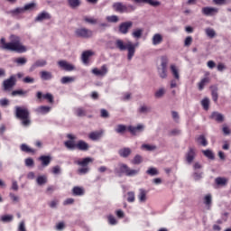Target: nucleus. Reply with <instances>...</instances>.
I'll return each mask as SVG.
<instances>
[{
	"label": "nucleus",
	"instance_id": "obj_1",
	"mask_svg": "<svg viewBox=\"0 0 231 231\" xmlns=\"http://www.w3.org/2000/svg\"><path fill=\"white\" fill-rule=\"evenodd\" d=\"M0 48L7 51H16V53H25L26 51V47L21 43V38L15 35L10 36V42H6V40L2 38L0 40Z\"/></svg>",
	"mask_w": 231,
	"mask_h": 231
},
{
	"label": "nucleus",
	"instance_id": "obj_63",
	"mask_svg": "<svg viewBox=\"0 0 231 231\" xmlns=\"http://www.w3.org/2000/svg\"><path fill=\"white\" fill-rule=\"evenodd\" d=\"M108 223L109 225H117L118 221L113 217V215H110L108 216Z\"/></svg>",
	"mask_w": 231,
	"mask_h": 231
},
{
	"label": "nucleus",
	"instance_id": "obj_12",
	"mask_svg": "<svg viewBox=\"0 0 231 231\" xmlns=\"http://www.w3.org/2000/svg\"><path fill=\"white\" fill-rule=\"evenodd\" d=\"M127 129L131 134L136 135L138 133H142L145 126L143 125H137V126L130 125Z\"/></svg>",
	"mask_w": 231,
	"mask_h": 231
},
{
	"label": "nucleus",
	"instance_id": "obj_52",
	"mask_svg": "<svg viewBox=\"0 0 231 231\" xmlns=\"http://www.w3.org/2000/svg\"><path fill=\"white\" fill-rule=\"evenodd\" d=\"M202 152L208 160H214V152H212V150H203Z\"/></svg>",
	"mask_w": 231,
	"mask_h": 231
},
{
	"label": "nucleus",
	"instance_id": "obj_54",
	"mask_svg": "<svg viewBox=\"0 0 231 231\" xmlns=\"http://www.w3.org/2000/svg\"><path fill=\"white\" fill-rule=\"evenodd\" d=\"M163 95H165V88H159L154 94L155 98H162Z\"/></svg>",
	"mask_w": 231,
	"mask_h": 231
},
{
	"label": "nucleus",
	"instance_id": "obj_37",
	"mask_svg": "<svg viewBox=\"0 0 231 231\" xmlns=\"http://www.w3.org/2000/svg\"><path fill=\"white\" fill-rule=\"evenodd\" d=\"M116 46L121 51H125V50H127V43H124L122 40H116Z\"/></svg>",
	"mask_w": 231,
	"mask_h": 231
},
{
	"label": "nucleus",
	"instance_id": "obj_24",
	"mask_svg": "<svg viewBox=\"0 0 231 231\" xmlns=\"http://www.w3.org/2000/svg\"><path fill=\"white\" fill-rule=\"evenodd\" d=\"M135 3H144L150 5L151 6H160L161 3L156 0H134Z\"/></svg>",
	"mask_w": 231,
	"mask_h": 231
},
{
	"label": "nucleus",
	"instance_id": "obj_9",
	"mask_svg": "<svg viewBox=\"0 0 231 231\" xmlns=\"http://www.w3.org/2000/svg\"><path fill=\"white\" fill-rule=\"evenodd\" d=\"M49 19H51V15L48 12L43 11L35 17L34 21L35 23H42V21H48Z\"/></svg>",
	"mask_w": 231,
	"mask_h": 231
},
{
	"label": "nucleus",
	"instance_id": "obj_57",
	"mask_svg": "<svg viewBox=\"0 0 231 231\" xmlns=\"http://www.w3.org/2000/svg\"><path fill=\"white\" fill-rule=\"evenodd\" d=\"M36 6H37V4L30 3L23 6V10H24V12H26L28 10H33V8H35Z\"/></svg>",
	"mask_w": 231,
	"mask_h": 231
},
{
	"label": "nucleus",
	"instance_id": "obj_62",
	"mask_svg": "<svg viewBox=\"0 0 231 231\" xmlns=\"http://www.w3.org/2000/svg\"><path fill=\"white\" fill-rule=\"evenodd\" d=\"M217 185H225L226 183V179L218 177L216 179Z\"/></svg>",
	"mask_w": 231,
	"mask_h": 231
},
{
	"label": "nucleus",
	"instance_id": "obj_49",
	"mask_svg": "<svg viewBox=\"0 0 231 231\" xmlns=\"http://www.w3.org/2000/svg\"><path fill=\"white\" fill-rule=\"evenodd\" d=\"M20 149L23 152H35V150L30 148V146H28V144L25 143H23Z\"/></svg>",
	"mask_w": 231,
	"mask_h": 231
},
{
	"label": "nucleus",
	"instance_id": "obj_60",
	"mask_svg": "<svg viewBox=\"0 0 231 231\" xmlns=\"http://www.w3.org/2000/svg\"><path fill=\"white\" fill-rule=\"evenodd\" d=\"M43 98H45V100H49L50 104H53V95L51 93L44 94Z\"/></svg>",
	"mask_w": 231,
	"mask_h": 231
},
{
	"label": "nucleus",
	"instance_id": "obj_32",
	"mask_svg": "<svg viewBox=\"0 0 231 231\" xmlns=\"http://www.w3.org/2000/svg\"><path fill=\"white\" fill-rule=\"evenodd\" d=\"M103 132H92L89 134L88 138L93 141L100 140Z\"/></svg>",
	"mask_w": 231,
	"mask_h": 231
},
{
	"label": "nucleus",
	"instance_id": "obj_13",
	"mask_svg": "<svg viewBox=\"0 0 231 231\" xmlns=\"http://www.w3.org/2000/svg\"><path fill=\"white\" fill-rule=\"evenodd\" d=\"M112 7L115 12H118L119 14H125V5H124L122 2L114 3Z\"/></svg>",
	"mask_w": 231,
	"mask_h": 231
},
{
	"label": "nucleus",
	"instance_id": "obj_19",
	"mask_svg": "<svg viewBox=\"0 0 231 231\" xmlns=\"http://www.w3.org/2000/svg\"><path fill=\"white\" fill-rule=\"evenodd\" d=\"M40 162H42V167H48L51 163V156L50 155H42L39 157Z\"/></svg>",
	"mask_w": 231,
	"mask_h": 231
},
{
	"label": "nucleus",
	"instance_id": "obj_33",
	"mask_svg": "<svg viewBox=\"0 0 231 231\" xmlns=\"http://www.w3.org/2000/svg\"><path fill=\"white\" fill-rule=\"evenodd\" d=\"M141 149H143V151H149V152H152V151H156V149H158V146H156V144H142Z\"/></svg>",
	"mask_w": 231,
	"mask_h": 231
},
{
	"label": "nucleus",
	"instance_id": "obj_34",
	"mask_svg": "<svg viewBox=\"0 0 231 231\" xmlns=\"http://www.w3.org/2000/svg\"><path fill=\"white\" fill-rule=\"evenodd\" d=\"M131 28H133V22L131 21L122 23L119 25V30H131Z\"/></svg>",
	"mask_w": 231,
	"mask_h": 231
},
{
	"label": "nucleus",
	"instance_id": "obj_53",
	"mask_svg": "<svg viewBox=\"0 0 231 231\" xmlns=\"http://www.w3.org/2000/svg\"><path fill=\"white\" fill-rule=\"evenodd\" d=\"M61 84H69V82H75V77H63L60 79Z\"/></svg>",
	"mask_w": 231,
	"mask_h": 231
},
{
	"label": "nucleus",
	"instance_id": "obj_35",
	"mask_svg": "<svg viewBox=\"0 0 231 231\" xmlns=\"http://www.w3.org/2000/svg\"><path fill=\"white\" fill-rule=\"evenodd\" d=\"M204 205H206L208 209H210L212 206V195L208 194L204 197Z\"/></svg>",
	"mask_w": 231,
	"mask_h": 231
},
{
	"label": "nucleus",
	"instance_id": "obj_38",
	"mask_svg": "<svg viewBox=\"0 0 231 231\" xmlns=\"http://www.w3.org/2000/svg\"><path fill=\"white\" fill-rule=\"evenodd\" d=\"M74 114L76 115V116H86L87 113H86V109H84L83 107H76L74 109Z\"/></svg>",
	"mask_w": 231,
	"mask_h": 231
},
{
	"label": "nucleus",
	"instance_id": "obj_50",
	"mask_svg": "<svg viewBox=\"0 0 231 231\" xmlns=\"http://www.w3.org/2000/svg\"><path fill=\"white\" fill-rule=\"evenodd\" d=\"M84 21H85V23H88V24H93V25L98 23V20H97V18H93V17H88V16H86V17L84 18Z\"/></svg>",
	"mask_w": 231,
	"mask_h": 231
},
{
	"label": "nucleus",
	"instance_id": "obj_14",
	"mask_svg": "<svg viewBox=\"0 0 231 231\" xmlns=\"http://www.w3.org/2000/svg\"><path fill=\"white\" fill-rule=\"evenodd\" d=\"M95 53L93 52V51H85L82 52L81 54V60L83 62V64H89V58L93 57Z\"/></svg>",
	"mask_w": 231,
	"mask_h": 231
},
{
	"label": "nucleus",
	"instance_id": "obj_6",
	"mask_svg": "<svg viewBox=\"0 0 231 231\" xmlns=\"http://www.w3.org/2000/svg\"><path fill=\"white\" fill-rule=\"evenodd\" d=\"M15 86V76H11L9 79L4 80L3 87L5 91L12 89Z\"/></svg>",
	"mask_w": 231,
	"mask_h": 231
},
{
	"label": "nucleus",
	"instance_id": "obj_26",
	"mask_svg": "<svg viewBox=\"0 0 231 231\" xmlns=\"http://www.w3.org/2000/svg\"><path fill=\"white\" fill-rule=\"evenodd\" d=\"M162 42H163V37L162 36V34L160 33L154 34L152 37L153 46H158V44H162Z\"/></svg>",
	"mask_w": 231,
	"mask_h": 231
},
{
	"label": "nucleus",
	"instance_id": "obj_56",
	"mask_svg": "<svg viewBox=\"0 0 231 231\" xmlns=\"http://www.w3.org/2000/svg\"><path fill=\"white\" fill-rule=\"evenodd\" d=\"M146 174H149V176H158V170L156 168H150L146 171Z\"/></svg>",
	"mask_w": 231,
	"mask_h": 231
},
{
	"label": "nucleus",
	"instance_id": "obj_23",
	"mask_svg": "<svg viewBox=\"0 0 231 231\" xmlns=\"http://www.w3.org/2000/svg\"><path fill=\"white\" fill-rule=\"evenodd\" d=\"M24 7H17L8 11V14L13 16H17L21 15V14H24Z\"/></svg>",
	"mask_w": 231,
	"mask_h": 231
},
{
	"label": "nucleus",
	"instance_id": "obj_4",
	"mask_svg": "<svg viewBox=\"0 0 231 231\" xmlns=\"http://www.w3.org/2000/svg\"><path fill=\"white\" fill-rule=\"evenodd\" d=\"M167 64H169V58L162 56L161 58V68L158 69L161 79H167Z\"/></svg>",
	"mask_w": 231,
	"mask_h": 231
},
{
	"label": "nucleus",
	"instance_id": "obj_21",
	"mask_svg": "<svg viewBox=\"0 0 231 231\" xmlns=\"http://www.w3.org/2000/svg\"><path fill=\"white\" fill-rule=\"evenodd\" d=\"M126 50L128 51L127 59L131 60L134 57V45L131 42H128Z\"/></svg>",
	"mask_w": 231,
	"mask_h": 231
},
{
	"label": "nucleus",
	"instance_id": "obj_61",
	"mask_svg": "<svg viewBox=\"0 0 231 231\" xmlns=\"http://www.w3.org/2000/svg\"><path fill=\"white\" fill-rule=\"evenodd\" d=\"M142 162V156L140 155H135L132 163H134V165H140V162Z\"/></svg>",
	"mask_w": 231,
	"mask_h": 231
},
{
	"label": "nucleus",
	"instance_id": "obj_11",
	"mask_svg": "<svg viewBox=\"0 0 231 231\" xmlns=\"http://www.w3.org/2000/svg\"><path fill=\"white\" fill-rule=\"evenodd\" d=\"M196 158V149L189 148L188 152L186 153V162L190 165L194 162Z\"/></svg>",
	"mask_w": 231,
	"mask_h": 231
},
{
	"label": "nucleus",
	"instance_id": "obj_48",
	"mask_svg": "<svg viewBox=\"0 0 231 231\" xmlns=\"http://www.w3.org/2000/svg\"><path fill=\"white\" fill-rule=\"evenodd\" d=\"M197 142L200 143V145H203V147H207V145H208V143L207 142V138H205V135H199L197 139Z\"/></svg>",
	"mask_w": 231,
	"mask_h": 231
},
{
	"label": "nucleus",
	"instance_id": "obj_15",
	"mask_svg": "<svg viewBox=\"0 0 231 231\" xmlns=\"http://www.w3.org/2000/svg\"><path fill=\"white\" fill-rule=\"evenodd\" d=\"M37 115H48L51 111V107L49 106H41L34 109Z\"/></svg>",
	"mask_w": 231,
	"mask_h": 231
},
{
	"label": "nucleus",
	"instance_id": "obj_59",
	"mask_svg": "<svg viewBox=\"0 0 231 231\" xmlns=\"http://www.w3.org/2000/svg\"><path fill=\"white\" fill-rule=\"evenodd\" d=\"M26 93H28V91H24L23 89H19V90H14L12 92V96L13 97H17V95H26Z\"/></svg>",
	"mask_w": 231,
	"mask_h": 231
},
{
	"label": "nucleus",
	"instance_id": "obj_41",
	"mask_svg": "<svg viewBox=\"0 0 231 231\" xmlns=\"http://www.w3.org/2000/svg\"><path fill=\"white\" fill-rule=\"evenodd\" d=\"M116 133L118 134H124L125 131H127V126L125 125H118L116 128L115 129Z\"/></svg>",
	"mask_w": 231,
	"mask_h": 231
},
{
	"label": "nucleus",
	"instance_id": "obj_8",
	"mask_svg": "<svg viewBox=\"0 0 231 231\" xmlns=\"http://www.w3.org/2000/svg\"><path fill=\"white\" fill-rule=\"evenodd\" d=\"M219 12V9L216 7H203L202 14L203 15H207L208 17H212V15H216Z\"/></svg>",
	"mask_w": 231,
	"mask_h": 231
},
{
	"label": "nucleus",
	"instance_id": "obj_51",
	"mask_svg": "<svg viewBox=\"0 0 231 231\" xmlns=\"http://www.w3.org/2000/svg\"><path fill=\"white\" fill-rule=\"evenodd\" d=\"M106 21H107V23H118V21H120V18L114 14L106 16Z\"/></svg>",
	"mask_w": 231,
	"mask_h": 231
},
{
	"label": "nucleus",
	"instance_id": "obj_31",
	"mask_svg": "<svg viewBox=\"0 0 231 231\" xmlns=\"http://www.w3.org/2000/svg\"><path fill=\"white\" fill-rule=\"evenodd\" d=\"M64 145L69 151H75V149H77V143H75V141H66Z\"/></svg>",
	"mask_w": 231,
	"mask_h": 231
},
{
	"label": "nucleus",
	"instance_id": "obj_22",
	"mask_svg": "<svg viewBox=\"0 0 231 231\" xmlns=\"http://www.w3.org/2000/svg\"><path fill=\"white\" fill-rule=\"evenodd\" d=\"M131 152H132L131 148H127V147L121 148L118 151V154L119 156H121V158H128L131 155Z\"/></svg>",
	"mask_w": 231,
	"mask_h": 231
},
{
	"label": "nucleus",
	"instance_id": "obj_45",
	"mask_svg": "<svg viewBox=\"0 0 231 231\" xmlns=\"http://www.w3.org/2000/svg\"><path fill=\"white\" fill-rule=\"evenodd\" d=\"M209 79L208 78H204L200 80V82L199 83V91H203L205 86H207V84H208Z\"/></svg>",
	"mask_w": 231,
	"mask_h": 231
},
{
	"label": "nucleus",
	"instance_id": "obj_29",
	"mask_svg": "<svg viewBox=\"0 0 231 231\" xmlns=\"http://www.w3.org/2000/svg\"><path fill=\"white\" fill-rule=\"evenodd\" d=\"M36 183L40 187H42V185H46L48 183V177H46V175L38 176L36 179Z\"/></svg>",
	"mask_w": 231,
	"mask_h": 231
},
{
	"label": "nucleus",
	"instance_id": "obj_44",
	"mask_svg": "<svg viewBox=\"0 0 231 231\" xmlns=\"http://www.w3.org/2000/svg\"><path fill=\"white\" fill-rule=\"evenodd\" d=\"M126 196V201H128V203H134V200L136 199L134 196V191H128Z\"/></svg>",
	"mask_w": 231,
	"mask_h": 231
},
{
	"label": "nucleus",
	"instance_id": "obj_55",
	"mask_svg": "<svg viewBox=\"0 0 231 231\" xmlns=\"http://www.w3.org/2000/svg\"><path fill=\"white\" fill-rule=\"evenodd\" d=\"M134 10H136V6H134V5H125V14H130V12H134Z\"/></svg>",
	"mask_w": 231,
	"mask_h": 231
},
{
	"label": "nucleus",
	"instance_id": "obj_30",
	"mask_svg": "<svg viewBox=\"0 0 231 231\" xmlns=\"http://www.w3.org/2000/svg\"><path fill=\"white\" fill-rule=\"evenodd\" d=\"M84 188L82 187H79V186H75L72 189V194L73 196H84Z\"/></svg>",
	"mask_w": 231,
	"mask_h": 231
},
{
	"label": "nucleus",
	"instance_id": "obj_16",
	"mask_svg": "<svg viewBox=\"0 0 231 231\" xmlns=\"http://www.w3.org/2000/svg\"><path fill=\"white\" fill-rule=\"evenodd\" d=\"M76 149L83 152L89 151V144L83 140H79L76 143Z\"/></svg>",
	"mask_w": 231,
	"mask_h": 231
},
{
	"label": "nucleus",
	"instance_id": "obj_46",
	"mask_svg": "<svg viewBox=\"0 0 231 231\" xmlns=\"http://www.w3.org/2000/svg\"><path fill=\"white\" fill-rule=\"evenodd\" d=\"M211 95H212L213 100L215 102H217L218 95H217V86L211 87Z\"/></svg>",
	"mask_w": 231,
	"mask_h": 231
},
{
	"label": "nucleus",
	"instance_id": "obj_18",
	"mask_svg": "<svg viewBox=\"0 0 231 231\" xmlns=\"http://www.w3.org/2000/svg\"><path fill=\"white\" fill-rule=\"evenodd\" d=\"M46 64H48L46 60H36L35 63H33L31 66L30 71H33L36 68H44V66H46Z\"/></svg>",
	"mask_w": 231,
	"mask_h": 231
},
{
	"label": "nucleus",
	"instance_id": "obj_7",
	"mask_svg": "<svg viewBox=\"0 0 231 231\" xmlns=\"http://www.w3.org/2000/svg\"><path fill=\"white\" fill-rule=\"evenodd\" d=\"M58 66H60L61 69H64V71H73V69H75V66L66 60L58 61Z\"/></svg>",
	"mask_w": 231,
	"mask_h": 231
},
{
	"label": "nucleus",
	"instance_id": "obj_36",
	"mask_svg": "<svg viewBox=\"0 0 231 231\" xmlns=\"http://www.w3.org/2000/svg\"><path fill=\"white\" fill-rule=\"evenodd\" d=\"M0 221L2 223H12V221H14V216L13 215H3L0 217Z\"/></svg>",
	"mask_w": 231,
	"mask_h": 231
},
{
	"label": "nucleus",
	"instance_id": "obj_58",
	"mask_svg": "<svg viewBox=\"0 0 231 231\" xmlns=\"http://www.w3.org/2000/svg\"><path fill=\"white\" fill-rule=\"evenodd\" d=\"M79 174H88L89 172V168L88 166H83L78 170Z\"/></svg>",
	"mask_w": 231,
	"mask_h": 231
},
{
	"label": "nucleus",
	"instance_id": "obj_17",
	"mask_svg": "<svg viewBox=\"0 0 231 231\" xmlns=\"http://www.w3.org/2000/svg\"><path fill=\"white\" fill-rule=\"evenodd\" d=\"M137 199H139V203H145L147 201V190L139 189Z\"/></svg>",
	"mask_w": 231,
	"mask_h": 231
},
{
	"label": "nucleus",
	"instance_id": "obj_20",
	"mask_svg": "<svg viewBox=\"0 0 231 231\" xmlns=\"http://www.w3.org/2000/svg\"><path fill=\"white\" fill-rule=\"evenodd\" d=\"M210 118H212V120H216V122H218L219 124H221V122H224V120H225V116H223V114H221L219 112H213L210 116Z\"/></svg>",
	"mask_w": 231,
	"mask_h": 231
},
{
	"label": "nucleus",
	"instance_id": "obj_42",
	"mask_svg": "<svg viewBox=\"0 0 231 231\" xmlns=\"http://www.w3.org/2000/svg\"><path fill=\"white\" fill-rule=\"evenodd\" d=\"M201 106L205 111H208L210 106V99L208 97H205L201 100Z\"/></svg>",
	"mask_w": 231,
	"mask_h": 231
},
{
	"label": "nucleus",
	"instance_id": "obj_27",
	"mask_svg": "<svg viewBox=\"0 0 231 231\" xmlns=\"http://www.w3.org/2000/svg\"><path fill=\"white\" fill-rule=\"evenodd\" d=\"M92 162H93V158L86 157L81 161H78L77 164L80 165L81 167H88V165H89V163H91Z\"/></svg>",
	"mask_w": 231,
	"mask_h": 231
},
{
	"label": "nucleus",
	"instance_id": "obj_64",
	"mask_svg": "<svg viewBox=\"0 0 231 231\" xmlns=\"http://www.w3.org/2000/svg\"><path fill=\"white\" fill-rule=\"evenodd\" d=\"M52 174H60L61 170H60V166L57 165L54 166L51 170Z\"/></svg>",
	"mask_w": 231,
	"mask_h": 231
},
{
	"label": "nucleus",
	"instance_id": "obj_40",
	"mask_svg": "<svg viewBox=\"0 0 231 231\" xmlns=\"http://www.w3.org/2000/svg\"><path fill=\"white\" fill-rule=\"evenodd\" d=\"M138 112L141 113V115H147V113H151V106L143 105L138 108Z\"/></svg>",
	"mask_w": 231,
	"mask_h": 231
},
{
	"label": "nucleus",
	"instance_id": "obj_47",
	"mask_svg": "<svg viewBox=\"0 0 231 231\" xmlns=\"http://www.w3.org/2000/svg\"><path fill=\"white\" fill-rule=\"evenodd\" d=\"M14 62H15L17 64V66H24V64H26V62H28V60H26V58H16L14 60Z\"/></svg>",
	"mask_w": 231,
	"mask_h": 231
},
{
	"label": "nucleus",
	"instance_id": "obj_43",
	"mask_svg": "<svg viewBox=\"0 0 231 231\" xmlns=\"http://www.w3.org/2000/svg\"><path fill=\"white\" fill-rule=\"evenodd\" d=\"M192 177L195 181H199V180L203 179V171H196L195 172H193Z\"/></svg>",
	"mask_w": 231,
	"mask_h": 231
},
{
	"label": "nucleus",
	"instance_id": "obj_39",
	"mask_svg": "<svg viewBox=\"0 0 231 231\" xmlns=\"http://www.w3.org/2000/svg\"><path fill=\"white\" fill-rule=\"evenodd\" d=\"M67 3L72 9L79 8V6H80V0H67Z\"/></svg>",
	"mask_w": 231,
	"mask_h": 231
},
{
	"label": "nucleus",
	"instance_id": "obj_5",
	"mask_svg": "<svg viewBox=\"0 0 231 231\" xmlns=\"http://www.w3.org/2000/svg\"><path fill=\"white\" fill-rule=\"evenodd\" d=\"M75 35L77 37H80L81 39H89L95 35V32L91 30H77L75 32Z\"/></svg>",
	"mask_w": 231,
	"mask_h": 231
},
{
	"label": "nucleus",
	"instance_id": "obj_3",
	"mask_svg": "<svg viewBox=\"0 0 231 231\" xmlns=\"http://www.w3.org/2000/svg\"><path fill=\"white\" fill-rule=\"evenodd\" d=\"M116 172H118L119 174H125V176H128L129 178H133L140 174V169L133 170L130 169L127 164L120 163L119 169L116 170Z\"/></svg>",
	"mask_w": 231,
	"mask_h": 231
},
{
	"label": "nucleus",
	"instance_id": "obj_25",
	"mask_svg": "<svg viewBox=\"0 0 231 231\" xmlns=\"http://www.w3.org/2000/svg\"><path fill=\"white\" fill-rule=\"evenodd\" d=\"M170 69L171 71L173 78L177 80H180V69H178V67H176V65L174 64H171Z\"/></svg>",
	"mask_w": 231,
	"mask_h": 231
},
{
	"label": "nucleus",
	"instance_id": "obj_2",
	"mask_svg": "<svg viewBox=\"0 0 231 231\" xmlns=\"http://www.w3.org/2000/svg\"><path fill=\"white\" fill-rule=\"evenodd\" d=\"M15 117L21 120L23 127H30L32 120L30 119V110L23 106H15Z\"/></svg>",
	"mask_w": 231,
	"mask_h": 231
},
{
	"label": "nucleus",
	"instance_id": "obj_28",
	"mask_svg": "<svg viewBox=\"0 0 231 231\" xmlns=\"http://www.w3.org/2000/svg\"><path fill=\"white\" fill-rule=\"evenodd\" d=\"M42 80H51L53 79V75L50 71L43 70L40 72Z\"/></svg>",
	"mask_w": 231,
	"mask_h": 231
},
{
	"label": "nucleus",
	"instance_id": "obj_10",
	"mask_svg": "<svg viewBox=\"0 0 231 231\" xmlns=\"http://www.w3.org/2000/svg\"><path fill=\"white\" fill-rule=\"evenodd\" d=\"M92 73L96 75V77H104L107 75V66L103 65L99 69L95 68L92 69Z\"/></svg>",
	"mask_w": 231,
	"mask_h": 231
}]
</instances>
